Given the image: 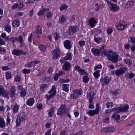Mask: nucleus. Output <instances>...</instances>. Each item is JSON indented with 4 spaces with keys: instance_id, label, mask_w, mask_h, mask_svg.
<instances>
[{
    "instance_id": "nucleus-1",
    "label": "nucleus",
    "mask_w": 135,
    "mask_h": 135,
    "mask_svg": "<svg viewBox=\"0 0 135 135\" xmlns=\"http://www.w3.org/2000/svg\"><path fill=\"white\" fill-rule=\"evenodd\" d=\"M104 55H106L109 60L110 61L113 63H116L118 61L119 56L112 50H109L108 51H105Z\"/></svg>"
},
{
    "instance_id": "nucleus-2",
    "label": "nucleus",
    "mask_w": 135,
    "mask_h": 135,
    "mask_svg": "<svg viewBox=\"0 0 135 135\" xmlns=\"http://www.w3.org/2000/svg\"><path fill=\"white\" fill-rule=\"evenodd\" d=\"M65 113L67 114L69 118H71V115L68 113V110L67 109L65 105H62L60 108L58 109L57 115L59 116L63 115Z\"/></svg>"
},
{
    "instance_id": "nucleus-3",
    "label": "nucleus",
    "mask_w": 135,
    "mask_h": 135,
    "mask_svg": "<svg viewBox=\"0 0 135 135\" xmlns=\"http://www.w3.org/2000/svg\"><path fill=\"white\" fill-rule=\"evenodd\" d=\"M48 93L49 94L52 93L50 95L47 94L45 95L46 98H47L48 100H49L51 98L54 96L56 93V88L55 85H54L52 86L51 90L48 91Z\"/></svg>"
},
{
    "instance_id": "nucleus-4",
    "label": "nucleus",
    "mask_w": 135,
    "mask_h": 135,
    "mask_svg": "<svg viewBox=\"0 0 135 135\" xmlns=\"http://www.w3.org/2000/svg\"><path fill=\"white\" fill-rule=\"evenodd\" d=\"M99 104H97L96 106L95 109L89 110L87 112V114L89 116H92L94 115L98 114L99 112Z\"/></svg>"
},
{
    "instance_id": "nucleus-5",
    "label": "nucleus",
    "mask_w": 135,
    "mask_h": 135,
    "mask_svg": "<svg viewBox=\"0 0 135 135\" xmlns=\"http://www.w3.org/2000/svg\"><path fill=\"white\" fill-rule=\"evenodd\" d=\"M78 26H70L68 28L69 35H73L78 31Z\"/></svg>"
},
{
    "instance_id": "nucleus-6",
    "label": "nucleus",
    "mask_w": 135,
    "mask_h": 135,
    "mask_svg": "<svg viewBox=\"0 0 135 135\" xmlns=\"http://www.w3.org/2000/svg\"><path fill=\"white\" fill-rule=\"evenodd\" d=\"M127 70V69L125 67H123L120 69L115 71V72L116 76L122 75L124 74L125 71Z\"/></svg>"
},
{
    "instance_id": "nucleus-7",
    "label": "nucleus",
    "mask_w": 135,
    "mask_h": 135,
    "mask_svg": "<svg viewBox=\"0 0 135 135\" xmlns=\"http://www.w3.org/2000/svg\"><path fill=\"white\" fill-rule=\"evenodd\" d=\"M52 53L53 56V59H56L60 56V51L59 49H55L51 52Z\"/></svg>"
},
{
    "instance_id": "nucleus-8",
    "label": "nucleus",
    "mask_w": 135,
    "mask_h": 135,
    "mask_svg": "<svg viewBox=\"0 0 135 135\" xmlns=\"http://www.w3.org/2000/svg\"><path fill=\"white\" fill-rule=\"evenodd\" d=\"M115 130V128L113 127H105L101 130L102 132H114Z\"/></svg>"
},
{
    "instance_id": "nucleus-9",
    "label": "nucleus",
    "mask_w": 135,
    "mask_h": 135,
    "mask_svg": "<svg viewBox=\"0 0 135 135\" xmlns=\"http://www.w3.org/2000/svg\"><path fill=\"white\" fill-rule=\"evenodd\" d=\"M116 108L117 110L116 113L120 112H125L128 111L129 108V105L127 104L124 107H119Z\"/></svg>"
},
{
    "instance_id": "nucleus-10",
    "label": "nucleus",
    "mask_w": 135,
    "mask_h": 135,
    "mask_svg": "<svg viewBox=\"0 0 135 135\" xmlns=\"http://www.w3.org/2000/svg\"><path fill=\"white\" fill-rule=\"evenodd\" d=\"M119 9L120 8L118 6L113 4H111V5L109 7V9L112 12H117Z\"/></svg>"
},
{
    "instance_id": "nucleus-11",
    "label": "nucleus",
    "mask_w": 135,
    "mask_h": 135,
    "mask_svg": "<svg viewBox=\"0 0 135 135\" xmlns=\"http://www.w3.org/2000/svg\"><path fill=\"white\" fill-rule=\"evenodd\" d=\"M71 65L68 62H66L64 63L62 66V69L65 71L69 70L70 69Z\"/></svg>"
},
{
    "instance_id": "nucleus-12",
    "label": "nucleus",
    "mask_w": 135,
    "mask_h": 135,
    "mask_svg": "<svg viewBox=\"0 0 135 135\" xmlns=\"http://www.w3.org/2000/svg\"><path fill=\"white\" fill-rule=\"evenodd\" d=\"M71 42L69 40H66L64 42V47L68 49L69 50L71 49L72 47L71 45Z\"/></svg>"
},
{
    "instance_id": "nucleus-13",
    "label": "nucleus",
    "mask_w": 135,
    "mask_h": 135,
    "mask_svg": "<svg viewBox=\"0 0 135 135\" xmlns=\"http://www.w3.org/2000/svg\"><path fill=\"white\" fill-rule=\"evenodd\" d=\"M89 103L91 104L92 102L94 97V93L93 92H89L87 93Z\"/></svg>"
},
{
    "instance_id": "nucleus-14",
    "label": "nucleus",
    "mask_w": 135,
    "mask_h": 135,
    "mask_svg": "<svg viewBox=\"0 0 135 135\" xmlns=\"http://www.w3.org/2000/svg\"><path fill=\"white\" fill-rule=\"evenodd\" d=\"M91 51L93 54L95 56H99L101 53V51L100 50L95 48H92Z\"/></svg>"
},
{
    "instance_id": "nucleus-15",
    "label": "nucleus",
    "mask_w": 135,
    "mask_h": 135,
    "mask_svg": "<svg viewBox=\"0 0 135 135\" xmlns=\"http://www.w3.org/2000/svg\"><path fill=\"white\" fill-rule=\"evenodd\" d=\"M124 23V22L123 21H120L117 26V28L119 30H122L124 29L125 28Z\"/></svg>"
},
{
    "instance_id": "nucleus-16",
    "label": "nucleus",
    "mask_w": 135,
    "mask_h": 135,
    "mask_svg": "<svg viewBox=\"0 0 135 135\" xmlns=\"http://www.w3.org/2000/svg\"><path fill=\"white\" fill-rule=\"evenodd\" d=\"M16 89L15 86H12L10 90V97L12 98L14 97L16 95Z\"/></svg>"
},
{
    "instance_id": "nucleus-17",
    "label": "nucleus",
    "mask_w": 135,
    "mask_h": 135,
    "mask_svg": "<svg viewBox=\"0 0 135 135\" xmlns=\"http://www.w3.org/2000/svg\"><path fill=\"white\" fill-rule=\"evenodd\" d=\"M25 117V116L24 115L22 116L21 117H19L18 116V117L16 119V126H19L20 124L23 121V119Z\"/></svg>"
},
{
    "instance_id": "nucleus-18",
    "label": "nucleus",
    "mask_w": 135,
    "mask_h": 135,
    "mask_svg": "<svg viewBox=\"0 0 135 135\" xmlns=\"http://www.w3.org/2000/svg\"><path fill=\"white\" fill-rule=\"evenodd\" d=\"M36 32H34V34L35 36L38 37L37 34H41L42 33V29L41 27L40 26H37L36 28Z\"/></svg>"
},
{
    "instance_id": "nucleus-19",
    "label": "nucleus",
    "mask_w": 135,
    "mask_h": 135,
    "mask_svg": "<svg viewBox=\"0 0 135 135\" xmlns=\"http://www.w3.org/2000/svg\"><path fill=\"white\" fill-rule=\"evenodd\" d=\"M39 63V61L36 60L33 61L25 65V66L26 68H30L31 67L33 66L36 64H38Z\"/></svg>"
},
{
    "instance_id": "nucleus-20",
    "label": "nucleus",
    "mask_w": 135,
    "mask_h": 135,
    "mask_svg": "<svg viewBox=\"0 0 135 135\" xmlns=\"http://www.w3.org/2000/svg\"><path fill=\"white\" fill-rule=\"evenodd\" d=\"M66 16L62 15L59 17L58 22L61 24L64 23L66 22Z\"/></svg>"
},
{
    "instance_id": "nucleus-21",
    "label": "nucleus",
    "mask_w": 135,
    "mask_h": 135,
    "mask_svg": "<svg viewBox=\"0 0 135 135\" xmlns=\"http://www.w3.org/2000/svg\"><path fill=\"white\" fill-rule=\"evenodd\" d=\"M101 80L102 82V85L103 86L107 85L110 82V79L109 78L108 79L107 77H105L104 78H102Z\"/></svg>"
},
{
    "instance_id": "nucleus-22",
    "label": "nucleus",
    "mask_w": 135,
    "mask_h": 135,
    "mask_svg": "<svg viewBox=\"0 0 135 135\" xmlns=\"http://www.w3.org/2000/svg\"><path fill=\"white\" fill-rule=\"evenodd\" d=\"M89 24L92 27H93L95 26V25L97 23L96 20L93 17L90 19L89 20Z\"/></svg>"
},
{
    "instance_id": "nucleus-23",
    "label": "nucleus",
    "mask_w": 135,
    "mask_h": 135,
    "mask_svg": "<svg viewBox=\"0 0 135 135\" xmlns=\"http://www.w3.org/2000/svg\"><path fill=\"white\" fill-rule=\"evenodd\" d=\"M34 103V99L33 98H31L28 100L26 102V104L30 106H32Z\"/></svg>"
},
{
    "instance_id": "nucleus-24",
    "label": "nucleus",
    "mask_w": 135,
    "mask_h": 135,
    "mask_svg": "<svg viewBox=\"0 0 135 135\" xmlns=\"http://www.w3.org/2000/svg\"><path fill=\"white\" fill-rule=\"evenodd\" d=\"M49 10V9L48 8H43L38 13L37 15L39 16H41L44 14V12L48 11Z\"/></svg>"
},
{
    "instance_id": "nucleus-25",
    "label": "nucleus",
    "mask_w": 135,
    "mask_h": 135,
    "mask_svg": "<svg viewBox=\"0 0 135 135\" xmlns=\"http://www.w3.org/2000/svg\"><path fill=\"white\" fill-rule=\"evenodd\" d=\"M69 85L68 84H64L62 85V90L63 91L68 93Z\"/></svg>"
},
{
    "instance_id": "nucleus-26",
    "label": "nucleus",
    "mask_w": 135,
    "mask_h": 135,
    "mask_svg": "<svg viewBox=\"0 0 135 135\" xmlns=\"http://www.w3.org/2000/svg\"><path fill=\"white\" fill-rule=\"evenodd\" d=\"M5 126V122L4 119L0 117V127L2 128L4 127Z\"/></svg>"
},
{
    "instance_id": "nucleus-27",
    "label": "nucleus",
    "mask_w": 135,
    "mask_h": 135,
    "mask_svg": "<svg viewBox=\"0 0 135 135\" xmlns=\"http://www.w3.org/2000/svg\"><path fill=\"white\" fill-rule=\"evenodd\" d=\"M94 41L98 44H99L102 42V39L101 37H96V35L94 36Z\"/></svg>"
},
{
    "instance_id": "nucleus-28",
    "label": "nucleus",
    "mask_w": 135,
    "mask_h": 135,
    "mask_svg": "<svg viewBox=\"0 0 135 135\" xmlns=\"http://www.w3.org/2000/svg\"><path fill=\"white\" fill-rule=\"evenodd\" d=\"M134 3V2L132 0L130 1L127 2L126 4V7L128 8L131 7Z\"/></svg>"
},
{
    "instance_id": "nucleus-29",
    "label": "nucleus",
    "mask_w": 135,
    "mask_h": 135,
    "mask_svg": "<svg viewBox=\"0 0 135 135\" xmlns=\"http://www.w3.org/2000/svg\"><path fill=\"white\" fill-rule=\"evenodd\" d=\"M72 54L71 52H68L66 56L65 57L64 59L65 60H72Z\"/></svg>"
},
{
    "instance_id": "nucleus-30",
    "label": "nucleus",
    "mask_w": 135,
    "mask_h": 135,
    "mask_svg": "<svg viewBox=\"0 0 135 135\" xmlns=\"http://www.w3.org/2000/svg\"><path fill=\"white\" fill-rule=\"evenodd\" d=\"M19 106L17 104L15 105L14 106L13 111L14 113H17L19 110Z\"/></svg>"
},
{
    "instance_id": "nucleus-31",
    "label": "nucleus",
    "mask_w": 135,
    "mask_h": 135,
    "mask_svg": "<svg viewBox=\"0 0 135 135\" xmlns=\"http://www.w3.org/2000/svg\"><path fill=\"white\" fill-rule=\"evenodd\" d=\"M82 90L80 89L76 90H75L73 91V92L76 94L78 96L79 95H80L82 94Z\"/></svg>"
},
{
    "instance_id": "nucleus-32",
    "label": "nucleus",
    "mask_w": 135,
    "mask_h": 135,
    "mask_svg": "<svg viewBox=\"0 0 135 135\" xmlns=\"http://www.w3.org/2000/svg\"><path fill=\"white\" fill-rule=\"evenodd\" d=\"M19 21L17 20H14L12 23L13 26L16 27H18L19 26Z\"/></svg>"
},
{
    "instance_id": "nucleus-33",
    "label": "nucleus",
    "mask_w": 135,
    "mask_h": 135,
    "mask_svg": "<svg viewBox=\"0 0 135 135\" xmlns=\"http://www.w3.org/2000/svg\"><path fill=\"white\" fill-rule=\"evenodd\" d=\"M19 50L14 49L12 52V54L13 55H15L17 56H20Z\"/></svg>"
},
{
    "instance_id": "nucleus-34",
    "label": "nucleus",
    "mask_w": 135,
    "mask_h": 135,
    "mask_svg": "<svg viewBox=\"0 0 135 135\" xmlns=\"http://www.w3.org/2000/svg\"><path fill=\"white\" fill-rule=\"evenodd\" d=\"M117 110L116 108H114L112 109H108L105 110V113L106 114H108L113 111H115L116 112Z\"/></svg>"
},
{
    "instance_id": "nucleus-35",
    "label": "nucleus",
    "mask_w": 135,
    "mask_h": 135,
    "mask_svg": "<svg viewBox=\"0 0 135 135\" xmlns=\"http://www.w3.org/2000/svg\"><path fill=\"white\" fill-rule=\"evenodd\" d=\"M3 97L7 98V99H9V97L8 95V91H6L5 90L1 94Z\"/></svg>"
},
{
    "instance_id": "nucleus-36",
    "label": "nucleus",
    "mask_w": 135,
    "mask_h": 135,
    "mask_svg": "<svg viewBox=\"0 0 135 135\" xmlns=\"http://www.w3.org/2000/svg\"><path fill=\"white\" fill-rule=\"evenodd\" d=\"M124 61L125 63L128 65L131 66L132 64V61L131 60L128 59H124Z\"/></svg>"
},
{
    "instance_id": "nucleus-37",
    "label": "nucleus",
    "mask_w": 135,
    "mask_h": 135,
    "mask_svg": "<svg viewBox=\"0 0 135 135\" xmlns=\"http://www.w3.org/2000/svg\"><path fill=\"white\" fill-rule=\"evenodd\" d=\"M47 86V85L46 84H41L40 86V89L42 91H44V90L46 88Z\"/></svg>"
},
{
    "instance_id": "nucleus-38",
    "label": "nucleus",
    "mask_w": 135,
    "mask_h": 135,
    "mask_svg": "<svg viewBox=\"0 0 135 135\" xmlns=\"http://www.w3.org/2000/svg\"><path fill=\"white\" fill-rule=\"evenodd\" d=\"M39 48L40 50L43 52H45L46 50V46L42 45H40Z\"/></svg>"
},
{
    "instance_id": "nucleus-39",
    "label": "nucleus",
    "mask_w": 135,
    "mask_h": 135,
    "mask_svg": "<svg viewBox=\"0 0 135 135\" xmlns=\"http://www.w3.org/2000/svg\"><path fill=\"white\" fill-rule=\"evenodd\" d=\"M54 107L50 109V111L48 112V116L49 117H51L52 115L54 114Z\"/></svg>"
},
{
    "instance_id": "nucleus-40",
    "label": "nucleus",
    "mask_w": 135,
    "mask_h": 135,
    "mask_svg": "<svg viewBox=\"0 0 135 135\" xmlns=\"http://www.w3.org/2000/svg\"><path fill=\"white\" fill-rule=\"evenodd\" d=\"M94 76L96 79L98 78V77L100 76L99 70H97L93 73Z\"/></svg>"
},
{
    "instance_id": "nucleus-41",
    "label": "nucleus",
    "mask_w": 135,
    "mask_h": 135,
    "mask_svg": "<svg viewBox=\"0 0 135 135\" xmlns=\"http://www.w3.org/2000/svg\"><path fill=\"white\" fill-rule=\"evenodd\" d=\"M112 118L115 119L116 120H119L120 119V116L118 114H114L112 116Z\"/></svg>"
},
{
    "instance_id": "nucleus-42",
    "label": "nucleus",
    "mask_w": 135,
    "mask_h": 135,
    "mask_svg": "<svg viewBox=\"0 0 135 135\" xmlns=\"http://www.w3.org/2000/svg\"><path fill=\"white\" fill-rule=\"evenodd\" d=\"M83 80L84 83H86L88 81L89 79L88 76H84L83 77Z\"/></svg>"
},
{
    "instance_id": "nucleus-43",
    "label": "nucleus",
    "mask_w": 135,
    "mask_h": 135,
    "mask_svg": "<svg viewBox=\"0 0 135 135\" xmlns=\"http://www.w3.org/2000/svg\"><path fill=\"white\" fill-rule=\"evenodd\" d=\"M119 91L118 90H116L115 91H111L110 92L112 95L116 96L119 94Z\"/></svg>"
},
{
    "instance_id": "nucleus-44",
    "label": "nucleus",
    "mask_w": 135,
    "mask_h": 135,
    "mask_svg": "<svg viewBox=\"0 0 135 135\" xmlns=\"http://www.w3.org/2000/svg\"><path fill=\"white\" fill-rule=\"evenodd\" d=\"M30 71L31 70L30 69H24L23 70H22V72L25 74H28L30 73Z\"/></svg>"
},
{
    "instance_id": "nucleus-45",
    "label": "nucleus",
    "mask_w": 135,
    "mask_h": 135,
    "mask_svg": "<svg viewBox=\"0 0 135 135\" xmlns=\"http://www.w3.org/2000/svg\"><path fill=\"white\" fill-rule=\"evenodd\" d=\"M50 78L47 76H44L42 78V80L43 81L46 82H49L50 81Z\"/></svg>"
},
{
    "instance_id": "nucleus-46",
    "label": "nucleus",
    "mask_w": 135,
    "mask_h": 135,
    "mask_svg": "<svg viewBox=\"0 0 135 135\" xmlns=\"http://www.w3.org/2000/svg\"><path fill=\"white\" fill-rule=\"evenodd\" d=\"M113 104L112 102H108L106 103V107L107 108H109L113 107Z\"/></svg>"
},
{
    "instance_id": "nucleus-47",
    "label": "nucleus",
    "mask_w": 135,
    "mask_h": 135,
    "mask_svg": "<svg viewBox=\"0 0 135 135\" xmlns=\"http://www.w3.org/2000/svg\"><path fill=\"white\" fill-rule=\"evenodd\" d=\"M21 96L22 97L25 96L26 95V91L25 90H22L20 92Z\"/></svg>"
},
{
    "instance_id": "nucleus-48",
    "label": "nucleus",
    "mask_w": 135,
    "mask_h": 135,
    "mask_svg": "<svg viewBox=\"0 0 135 135\" xmlns=\"http://www.w3.org/2000/svg\"><path fill=\"white\" fill-rule=\"evenodd\" d=\"M11 28L8 25L5 26L4 27L5 30L8 33H9L10 32Z\"/></svg>"
},
{
    "instance_id": "nucleus-49",
    "label": "nucleus",
    "mask_w": 135,
    "mask_h": 135,
    "mask_svg": "<svg viewBox=\"0 0 135 135\" xmlns=\"http://www.w3.org/2000/svg\"><path fill=\"white\" fill-rule=\"evenodd\" d=\"M127 75H128V78L129 79H132L135 76L132 72L129 73L128 74H126V76Z\"/></svg>"
},
{
    "instance_id": "nucleus-50",
    "label": "nucleus",
    "mask_w": 135,
    "mask_h": 135,
    "mask_svg": "<svg viewBox=\"0 0 135 135\" xmlns=\"http://www.w3.org/2000/svg\"><path fill=\"white\" fill-rule=\"evenodd\" d=\"M70 97L71 98L73 99H75L76 98L78 97V96L76 94L74 93L71 94L70 95Z\"/></svg>"
},
{
    "instance_id": "nucleus-51",
    "label": "nucleus",
    "mask_w": 135,
    "mask_h": 135,
    "mask_svg": "<svg viewBox=\"0 0 135 135\" xmlns=\"http://www.w3.org/2000/svg\"><path fill=\"white\" fill-rule=\"evenodd\" d=\"M68 6L66 4H64L61 6L60 8V10H65L67 9Z\"/></svg>"
},
{
    "instance_id": "nucleus-52",
    "label": "nucleus",
    "mask_w": 135,
    "mask_h": 135,
    "mask_svg": "<svg viewBox=\"0 0 135 135\" xmlns=\"http://www.w3.org/2000/svg\"><path fill=\"white\" fill-rule=\"evenodd\" d=\"M6 74V78L7 79H9L11 78L12 76V74L11 73H9L8 72H7Z\"/></svg>"
},
{
    "instance_id": "nucleus-53",
    "label": "nucleus",
    "mask_w": 135,
    "mask_h": 135,
    "mask_svg": "<svg viewBox=\"0 0 135 135\" xmlns=\"http://www.w3.org/2000/svg\"><path fill=\"white\" fill-rule=\"evenodd\" d=\"M78 43L80 47H82L85 44V42L84 41L81 40L79 41Z\"/></svg>"
},
{
    "instance_id": "nucleus-54",
    "label": "nucleus",
    "mask_w": 135,
    "mask_h": 135,
    "mask_svg": "<svg viewBox=\"0 0 135 135\" xmlns=\"http://www.w3.org/2000/svg\"><path fill=\"white\" fill-rule=\"evenodd\" d=\"M106 47V46H105V45H103L100 48V50L101 51V52H102V51H104V53H105V52L107 51H105V48Z\"/></svg>"
},
{
    "instance_id": "nucleus-55",
    "label": "nucleus",
    "mask_w": 135,
    "mask_h": 135,
    "mask_svg": "<svg viewBox=\"0 0 135 135\" xmlns=\"http://www.w3.org/2000/svg\"><path fill=\"white\" fill-rule=\"evenodd\" d=\"M135 123V119L127 123V125L130 126L131 125L134 124Z\"/></svg>"
},
{
    "instance_id": "nucleus-56",
    "label": "nucleus",
    "mask_w": 135,
    "mask_h": 135,
    "mask_svg": "<svg viewBox=\"0 0 135 135\" xmlns=\"http://www.w3.org/2000/svg\"><path fill=\"white\" fill-rule=\"evenodd\" d=\"M23 41V40L21 36H19L18 37V41L20 43H22Z\"/></svg>"
},
{
    "instance_id": "nucleus-57",
    "label": "nucleus",
    "mask_w": 135,
    "mask_h": 135,
    "mask_svg": "<svg viewBox=\"0 0 135 135\" xmlns=\"http://www.w3.org/2000/svg\"><path fill=\"white\" fill-rule=\"evenodd\" d=\"M52 16V12L50 11L46 14V16L47 18H50Z\"/></svg>"
},
{
    "instance_id": "nucleus-58",
    "label": "nucleus",
    "mask_w": 135,
    "mask_h": 135,
    "mask_svg": "<svg viewBox=\"0 0 135 135\" xmlns=\"http://www.w3.org/2000/svg\"><path fill=\"white\" fill-rule=\"evenodd\" d=\"M25 3L26 4L30 3L33 4V3L34 2L31 0H26L25 1Z\"/></svg>"
},
{
    "instance_id": "nucleus-59",
    "label": "nucleus",
    "mask_w": 135,
    "mask_h": 135,
    "mask_svg": "<svg viewBox=\"0 0 135 135\" xmlns=\"http://www.w3.org/2000/svg\"><path fill=\"white\" fill-rule=\"evenodd\" d=\"M75 69L78 71L79 72H80V71L81 70V69L80 68V66L76 65L75 66Z\"/></svg>"
},
{
    "instance_id": "nucleus-60",
    "label": "nucleus",
    "mask_w": 135,
    "mask_h": 135,
    "mask_svg": "<svg viewBox=\"0 0 135 135\" xmlns=\"http://www.w3.org/2000/svg\"><path fill=\"white\" fill-rule=\"evenodd\" d=\"M5 42L4 40L0 37V46L4 45Z\"/></svg>"
},
{
    "instance_id": "nucleus-61",
    "label": "nucleus",
    "mask_w": 135,
    "mask_h": 135,
    "mask_svg": "<svg viewBox=\"0 0 135 135\" xmlns=\"http://www.w3.org/2000/svg\"><path fill=\"white\" fill-rule=\"evenodd\" d=\"M109 120V118L108 117H107L103 120V122L105 123H108V121Z\"/></svg>"
},
{
    "instance_id": "nucleus-62",
    "label": "nucleus",
    "mask_w": 135,
    "mask_h": 135,
    "mask_svg": "<svg viewBox=\"0 0 135 135\" xmlns=\"http://www.w3.org/2000/svg\"><path fill=\"white\" fill-rule=\"evenodd\" d=\"M23 4L21 3H20L17 4L18 8L19 9H21L23 7Z\"/></svg>"
},
{
    "instance_id": "nucleus-63",
    "label": "nucleus",
    "mask_w": 135,
    "mask_h": 135,
    "mask_svg": "<svg viewBox=\"0 0 135 135\" xmlns=\"http://www.w3.org/2000/svg\"><path fill=\"white\" fill-rule=\"evenodd\" d=\"M70 80L69 79H62L61 81L63 83H68L70 82Z\"/></svg>"
},
{
    "instance_id": "nucleus-64",
    "label": "nucleus",
    "mask_w": 135,
    "mask_h": 135,
    "mask_svg": "<svg viewBox=\"0 0 135 135\" xmlns=\"http://www.w3.org/2000/svg\"><path fill=\"white\" fill-rule=\"evenodd\" d=\"M15 80L19 82L20 80V76H16L15 78Z\"/></svg>"
}]
</instances>
